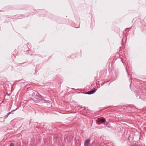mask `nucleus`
I'll list each match as a JSON object with an SVG mask.
<instances>
[{
	"instance_id": "f257e3e1",
	"label": "nucleus",
	"mask_w": 146,
	"mask_h": 146,
	"mask_svg": "<svg viewBox=\"0 0 146 146\" xmlns=\"http://www.w3.org/2000/svg\"><path fill=\"white\" fill-rule=\"evenodd\" d=\"M90 141L89 139L86 140L84 143V146H91V145L90 144Z\"/></svg>"
},
{
	"instance_id": "f03ea898",
	"label": "nucleus",
	"mask_w": 146,
	"mask_h": 146,
	"mask_svg": "<svg viewBox=\"0 0 146 146\" xmlns=\"http://www.w3.org/2000/svg\"><path fill=\"white\" fill-rule=\"evenodd\" d=\"M97 90L96 89H94V90L91 91H89L86 93V94H92L94 93Z\"/></svg>"
},
{
	"instance_id": "7ed1b4c3",
	"label": "nucleus",
	"mask_w": 146,
	"mask_h": 146,
	"mask_svg": "<svg viewBox=\"0 0 146 146\" xmlns=\"http://www.w3.org/2000/svg\"><path fill=\"white\" fill-rule=\"evenodd\" d=\"M99 121H101L102 123H104L105 121V119H99Z\"/></svg>"
},
{
	"instance_id": "20e7f679",
	"label": "nucleus",
	"mask_w": 146,
	"mask_h": 146,
	"mask_svg": "<svg viewBox=\"0 0 146 146\" xmlns=\"http://www.w3.org/2000/svg\"><path fill=\"white\" fill-rule=\"evenodd\" d=\"M11 113V112H10L7 113L6 116L5 117V118H6Z\"/></svg>"
},
{
	"instance_id": "39448f33",
	"label": "nucleus",
	"mask_w": 146,
	"mask_h": 146,
	"mask_svg": "<svg viewBox=\"0 0 146 146\" xmlns=\"http://www.w3.org/2000/svg\"><path fill=\"white\" fill-rule=\"evenodd\" d=\"M10 146H14V144L13 143H11Z\"/></svg>"
},
{
	"instance_id": "423d86ee",
	"label": "nucleus",
	"mask_w": 146,
	"mask_h": 146,
	"mask_svg": "<svg viewBox=\"0 0 146 146\" xmlns=\"http://www.w3.org/2000/svg\"><path fill=\"white\" fill-rule=\"evenodd\" d=\"M32 96H33V94H32Z\"/></svg>"
}]
</instances>
